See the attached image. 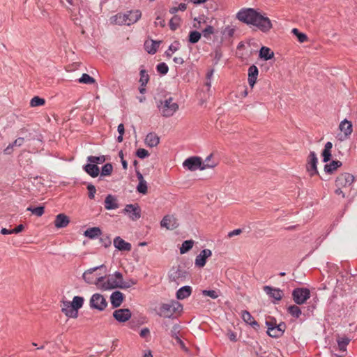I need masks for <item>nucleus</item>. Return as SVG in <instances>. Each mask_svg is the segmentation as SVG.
Instances as JSON below:
<instances>
[{"label":"nucleus","instance_id":"obj_29","mask_svg":"<svg viewBox=\"0 0 357 357\" xmlns=\"http://www.w3.org/2000/svg\"><path fill=\"white\" fill-rule=\"evenodd\" d=\"M24 142L23 137H18L13 143L8 144V146L3 150V153L6 155H10L13 153L15 147L21 146Z\"/></svg>","mask_w":357,"mask_h":357},{"label":"nucleus","instance_id":"obj_15","mask_svg":"<svg viewBox=\"0 0 357 357\" xmlns=\"http://www.w3.org/2000/svg\"><path fill=\"white\" fill-rule=\"evenodd\" d=\"M317 158L314 152H310L307 164V170L311 176L318 174L317 169Z\"/></svg>","mask_w":357,"mask_h":357},{"label":"nucleus","instance_id":"obj_10","mask_svg":"<svg viewBox=\"0 0 357 357\" xmlns=\"http://www.w3.org/2000/svg\"><path fill=\"white\" fill-rule=\"evenodd\" d=\"M107 306V302L100 294H94L90 299V307L99 311L104 310Z\"/></svg>","mask_w":357,"mask_h":357},{"label":"nucleus","instance_id":"obj_62","mask_svg":"<svg viewBox=\"0 0 357 357\" xmlns=\"http://www.w3.org/2000/svg\"><path fill=\"white\" fill-rule=\"evenodd\" d=\"M175 340L182 349L187 351V348H186L184 342L181 340V339L178 336H176Z\"/></svg>","mask_w":357,"mask_h":357},{"label":"nucleus","instance_id":"obj_34","mask_svg":"<svg viewBox=\"0 0 357 357\" xmlns=\"http://www.w3.org/2000/svg\"><path fill=\"white\" fill-rule=\"evenodd\" d=\"M259 56L261 59L267 61L273 58L274 52L269 47L263 46L259 50Z\"/></svg>","mask_w":357,"mask_h":357},{"label":"nucleus","instance_id":"obj_18","mask_svg":"<svg viewBox=\"0 0 357 357\" xmlns=\"http://www.w3.org/2000/svg\"><path fill=\"white\" fill-rule=\"evenodd\" d=\"M123 299V294L119 291L113 292L110 296L111 304L113 307H119L122 304Z\"/></svg>","mask_w":357,"mask_h":357},{"label":"nucleus","instance_id":"obj_8","mask_svg":"<svg viewBox=\"0 0 357 357\" xmlns=\"http://www.w3.org/2000/svg\"><path fill=\"white\" fill-rule=\"evenodd\" d=\"M257 12L253 8H242L236 13V18L243 23L252 25Z\"/></svg>","mask_w":357,"mask_h":357},{"label":"nucleus","instance_id":"obj_58","mask_svg":"<svg viewBox=\"0 0 357 357\" xmlns=\"http://www.w3.org/2000/svg\"><path fill=\"white\" fill-rule=\"evenodd\" d=\"M180 326L178 325H174L171 330V335L176 340V336H178L177 333L179 331Z\"/></svg>","mask_w":357,"mask_h":357},{"label":"nucleus","instance_id":"obj_33","mask_svg":"<svg viewBox=\"0 0 357 357\" xmlns=\"http://www.w3.org/2000/svg\"><path fill=\"white\" fill-rule=\"evenodd\" d=\"M213 154H210L206 157L204 161L202 160V167L201 170H204L206 169L214 168L218 165V162L213 160Z\"/></svg>","mask_w":357,"mask_h":357},{"label":"nucleus","instance_id":"obj_26","mask_svg":"<svg viewBox=\"0 0 357 357\" xmlns=\"http://www.w3.org/2000/svg\"><path fill=\"white\" fill-rule=\"evenodd\" d=\"M258 73V68L255 65L251 66L248 68V83L251 87H253L256 83Z\"/></svg>","mask_w":357,"mask_h":357},{"label":"nucleus","instance_id":"obj_61","mask_svg":"<svg viewBox=\"0 0 357 357\" xmlns=\"http://www.w3.org/2000/svg\"><path fill=\"white\" fill-rule=\"evenodd\" d=\"M297 38L300 43H304L308 40L307 35L303 33H300V34H298Z\"/></svg>","mask_w":357,"mask_h":357},{"label":"nucleus","instance_id":"obj_53","mask_svg":"<svg viewBox=\"0 0 357 357\" xmlns=\"http://www.w3.org/2000/svg\"><path fill=\"white\" fill-rule=\"evenodd\" d=\"M136 155L139 158H144L149 156V153L147 150L144 149H139L137 150Z\"/></svg>","mask_w":357,"mask_h":357},{"label":"nucleus","instance_id":"obj_35","mask_svg":"<svg viewBox=\"0 0 357 357\" xmlns=\"http://www.w3.org/2000/svg\"><path fill=\"white\" fill-rule=\"evenodd\" d=\"M101 234L102 232L99 227H91L84 231V236L91 239L98 237Z\"/></svg>","mask_w":357,"mask_h":357},{"label":"nucleus","instance_id":"obj_22","mask_svg":"<svg viewBox=\"0 0 357 357\" xmlns=\"http://www.w3.org/2000/svg\"><path fill=\"white\" fill-rule=\"evenodd\" d=\"M69 222V218L63 213H60L55 218L54 225L56 228H64L68 226Z\"/></svg>","mask_w":357,"mask_h":357},{"label":"nucleus","instance_id":"obj_31","mask_svg":"<svg viewBox=\"0 0 357 357\" xmlns=\"http://www.w3.org/2000/svg\"><path fill=\"white\" fill-rule=\"evenodd\" d=\"M340 130L343 132L346 137L350 135L352 132V124L351 122L344 119L341 121L340 124Z\"/></svg>","mask_w":357,"mask_h":357},{"label":"nucleus","instance_id":"obj_2","mask_svg":"<svg viewBox=\"0 0 357 357\" xmlns=\"http://www.w3.org/2000/svg\"><path fill=\"white\" fill-rule=\"evenodd\" d=\"M354 177L349 173H344L338 176L335 180L337 189L335 193L337 195H342L344 198L351 189V185L354 183Z\"/></svg>","mask_w":357,"mask_h":357},{"label":"nucleus","instance_id":"obj_36","mask_svg":"<svg viewBox=\"0 0 357 357\" xmlns=\"http://www.w3.org/2000/svg\"><path fill=\"white\" fill-rule=\"evenodd\" d=\"M341 165H342V162L340 161L333 160L331 163L326 164L325 165L324 170L326 172H327L328 174H331Z\"/></svg>","mask_w":357,"mask_h":357},{"label":"nucleus","instance_id":"obj_24","mask_svg":"<svg viewBox=\"0 0 357 357\" xmlns=\"http://www.w3.org/2000/svg\"><path fill=\"white\" fill-rule=\"evenodd\" d=\"M160 143V137L155 132L149 133L145 138V144L149 147H155Z\"/></svg>","mask_w":357,"mask_h":357},{"label":"nucleus","instance_id":"obj_41","mask_svg":"<svg viewBox=\"0 0 357 357\" xmlns=\"http://www.w3.org/2000/svg\"><path fill=\"white\" fill-rule=\"evenodd\" d=\"M83 303H84V298L80 296H75L73 298V301L70 302V304L72 305V306H73L75 307V310H77V312H78V310L82 307Z\"/></svg>","mask_w":357,"mask_h":357},{"label":"nucleus","instance_id":"obj_1","mask_svg":"<svg viewBox=\"0 0 357 357\" xmlns=\"http://www.w3.org/2000/svg\"><path fill=\"white\" fill-rule=\"evenodd\" d=\"M137 284L135 279L123 280V275L120 272H115L109 275L107 281H103L100 285V289L109 290L112 289H128Z\"/></svg>","mask_w":357,"mask_h":357},{"label":"nucleus","instance_id":"obj_14","mask_svg":"<svg viewBox=\"0 0 357 357\" xmlns=\"http://www.w3.org/2000/svg\"><path fill=\"white\" fill-rule=\"evenodd\" d=\"M160 225L167 229L172 230L178 227V223L174 215H167L161 220Z\"/></svg>","mask_w":357,"mask_h":357},{"label":"nucleus","instance_id":"obj_52","mask_svg":"<svg viewBox=\"0 0 357 357\" xmlns=\"http://www.w3.org/2000/svg\"><path fill=\"white\" fill-rule=\"evenodd\" d=\"M169 68L165 63H160L157 66V70L160 74L165 75L167 73Z\"/></svg>","mask_w":357,"mask_h":357},{"label":"nucleus","instance_id":"obj_42","mask_svg":"<svg viewBox=\"0 0 357 357\" xmlns=\"http://www.w3.org/2000/svg\"><path fill=\"white\" fill-rule=\"evenodd\" d=\"M87 161L92 164H101L105 161V158L104 155L101 156H89L87 158Z\"/></svg>","mask_w":357,"mask_h":357},{"label":"nucleus","instance_id":"obj_54","mask_svg":"<svg viewBox=\"0 0 357 357\" xmlns=\"http://www.w3.org/2000/svg\"><path fill=\"white\" fill-rule=\"evenodd\" d=\"M213 33H214V28L211 25L207 26L203 30V35L206 38L208 37L210 35L213 34Z\"/></svg>","mask_w":357,"mask_h":357},{"label":"nucleus","instance_id":"obj_37","mask_svg":"<svg viewBox=\"0 0 357 357\" xmlns=\"http://www.w3.org/2000/svg\"><path fill=\"white\" fill-rule=\"evenodd\" d=\"M114 22L119 25H128L127 15L126 13H118L114 17Z\"/></svg>","mask_w":357,"mask_h":357},{"label":"nucleus","instance_id":"obj_30","mask_svg":"<svg viewBox=\"0 0 357 357\" xmlns=\"http://www.w3.org/2000/svg\"><path fill=\"white\" fill-rule=\"evenodd\" d=\"M192 288L190 286H184L176 292V298L179 300L185 299L190 296Z\"/></svg>","mask_w":357,"mask_h":357},{"label":"nucleus","instance_id":"obj_4","mask_svg":"<svg viewBox=\"0 0 357 357\" xmlns=\"http://www.w3.org/2000/svg\"><path fill=\"white\" fill-rule=\"evenodd\" d=\"M157 107L162 116L170 117L178 109V105L174 101L173 98L169 97L164 100H160Z\"/></svg>","mask_w":357,"mask_h":357},{"label":"nucleus","instance_id":"obj_63","mask_svg":"<svg viewBox=\"0 0 357 357\" xmlns=\"http://www.w3.org/2000/svg\"><path fill=\"white\" fill-rule=\"evenodd\" d=\"M241 232H242V230L241 229H234V230L230 231L228 234V236L229 238H231V237H233L234 236L240 234Z\"/></svg>","mask_w":357,"mask_h":357},{"label":"nucleus","instance_id":"obj_60","mask_svg":"<svg viewBox=\"0 0 357 357\" xmlns=\"http://www.w3.org/2000/svg\"><path fill=\"white\" fill-rule=\"evenodd\" d=\"M155 24L156 26H160L161 27H164L165 26V21L164 19L158 16L157 17L155 21Z\"/></svg>","mask_w":357,"mask_h":357},{"label":"nucleus","instance_id":"obj_20","mask_svg":"<svg viewBox=\"0 0 357 357\" xmlns=\"http://www.w3.org/2000/svg\"><path fill=\"white\" fill-rule=\"evenodd\" d=\"M114 245L121 251H130L131 250L130 243L126 242L119 236H117L114 239Z\"/></svg>","mask_w":357,"mask_h":357},{"label":"nucleus","instance_id":"obj_3","mask_svg":"<svg viewBox=\"0 0 357 357\" xmlns=\"http://www.w3.org/2000/svg\"><path fill=\"white\" fill-rule=\"evenodd\" d=\"M182 310L183 305L179 302L171 301L161 304L157 310V314L164 318H174L175 314L181 313Z\"/></svg>","mask_w":357,"mask_h":357},{"label":"nucleus","instance_id":"obj_39","mask_svg":"<svg viewBox=\"0 0 357 357\" xmlns=\"http://www.w3.org/2000/svg\"><path fill=\"white\" fill-rule=\"evenodd\" d=\"M194 241L192 240L185 241L180 248V253L184 254L188 252L193 246Z\"/></svg>","mask_w":357,"mask_h":357},{"label":"nucleus","instance_id":"obj_21","mask_svg":"<svg viewBox=\"0 0 357 357\" xmlns=\"http://www.w3.org/2000/svg\"><path fill=\"white\" fill-rule=\"evenodd\" d=\"M136 175H137V177L138 180H139V183H138V185L137 186V190L139 193H142L143 195H146L147 193V191H148L146 181L144 180L142 174L140 173L139 171H138V170L136 171Z\"/></svg>","mask_w":357,"mask_h":357},{"label":"nucleus","instance_id":"obj_12","mask_svg":"<svg viewBox=\"0 0 357 357\" xmlns=\"http://www.w3.org/2000/svg\"><path fill=\"white\" fill-rule=\"evenodd\" d=\"M123 213L128 214L132 220H137L141 217V208L138 204H128L123 209Z\"/></svg>","mask_w":357,"mask_h":357},{"label":"nucleus","instance_id":"obj_55","mask_svg":"<svg viewBox=\"0 0 357 357\" xmlns=\"http://www.w3.org/2000/svg\"><path fill=\"white\" fill-rule=\"evenodd\" d=\"M87 190H89V197L90 199H93L95 193L96 192L95 186L92 184H89L87 185Z\"/></svg>","mask_w":357,"mask_h":357},{"label":"nucleus","instance_id":"obj_25","mask_svg":"<svg viewBox=\"0 0 357 357\" xmlns=\"http://www.w3.org/2000/svg\"><path fill=\"white\" fill-rule=\"evenodd\" d=\"M128 25L132 24L137 22L142 16V13L139 10H135L128 11L126 13Z\"/></svg>","mask_w":357,"mask_h":357},{"label":"nucleus","instance_id":"obj_17","mask_svg":"<svg viewBox=\"0 0 357 357\" xmlns=\"http://www.w3.org/2000/svg\"><path fill=\"white\" fill-rule=\"evenodd\" d=\"M61 310L68 317L77 318L78 316V312L69 301L63 302Z\"/></svg>","mask_w":357,"mask_h":357},{"label":"nucleus","instance_id":"obj_46","mask_svg":"<svg viewBox=\"0 0 357 357\" xmlns=\"http://www.w3.org/2000/svg\"><path fill=\"white\" fill-rule=\"evenodd\" d=\"M201 38V33L197 31H192L190 33L189 35V41L191 43H197Z\"/></svg>","mask_w":357,"mask_h":357},{"label":"nucleus","instance_id":"obj_50","mask_svg":"<svg viewBox=\"0 0 357 357\" xmlns=\"http://www.w3.org/2000/svg\"><path fill=\"white\" fill-rule=\"evenodd\" d=\"M79 82L84 84H93L95 82V79L91 77L89 75L84 73L81 78L79 79Z\"/></svg>","mask_w":357,"mask_h":357},{"label":"nucleus","instance_id":"obj_47","mask_svg":"<svg viewBox=\"0 0 357 357\" xmlns=\"http://www.w3.org/2000/svg\"><path fill=\"white\" fill-rule=\"evenodd\" d=\"M181 19L178 16H174L169 22V27L172 30H176L180 24Z\"/></svg>","mask_w":357,"mask_h":357},{"label":"nucleus","instance_id":"obj_57","mask_svg":"<svg viewBox=\"0 0 357 357\" xmlns=\"http://www.w3.org/2000/svg\"><path fill=\"white\" fill-rule=\"evenodd\" d=\"M139 335L142 338H147L150 336V331L148 328H144L141 330Z\"/></svg>","mask_w":357,"mask_h":357},{"label":"nucleus","instance_id":"obj_11","mask_svg":"<svg viewBox=\"0 0 357 357\" xmlns=\"http://www.w3.org/2000/svg\"><path fill=\"white\" fill-rule=\"evenodd\" d=\"M183 165L190 171L201 170L202 158L198 156L190 157L183 162Z\"/></svg>","mask_w":357,"mask_h":357},{"label":"nucleus","instance_id":"obj_32","mask_svg":"<svg viewBox=\"0 0 357 357\" xmlns=\"http://www.w3.org/2000/svg\"><path fill=\"white\" fill-rule=\"evenodd\" d=\"M84 169L88 174L93 178L98 176L100 173L98 167L96 165L92 164L91 162L86 165L84 167Z\"/></svg>","mask_w":357,"mask_h":357},{"label":"nucleus","instance_id":"obj_51","mask_svg":"<svg viewBox=\"0 0 357 357\" xmlns=\"http://www.w3.org/2000/svg\"><path fill=\"white\" fill-rule=\"evenodd\" d=\"M202 295L204 296H209L211 298H217L219 296L218 291L215 290H203Z\"/></svg>","mask_w":357,"mask_h":357},{"label":"nucleus","instance_id":"obj_7","mask_svg":"<svg viewBox=\"0 0 357 357\" xmlns=\"http://www.w3.org/2000/svg\"><path fill=\"white\" fill-rule=\"evenodd\" d=\"M266 324L268 327V335L275 338L281 337L286 329V324L284 322L277 324L275 320H271L266 321Z\"/></svg>","mask_w":357,"mask_h":357},{"label":"nucleus","instance_id":"obj_43","mask_svg":"<svg viewBox=\"0 0 357 357\" xmlns=\"http://www.w3.org/2000/svg\"><path fill=\"white\" fill-rule=\"evenodd\" d=\"M45 100L44 98H40L38 96L33 97L30 102V105L33 107L42 106L45 105Z\"/></svg>","mask_w":357,"mask_h":357},{"label":"nucleus","instance_id":"obj_13","mask_svg":"<svg viewBox=\"0 0 357 357\" xmlns=\"http://www.w3.org/2000/svg\"><path fill=\"white\" fill-rule=\"evenodd\" d=\"M112 315L117 321L125 323L131 318L132 313L128 308H121L114 310Z\"/></svg>","mask_w":357,"mask_h":357},{"label":"nucleus","instance_id":"obj_59","mask_svg":"<svg viewBox=\"0 0 357 357\" xmlns=\"http://www.w3.org/2000/svg\"><path fill=\"white\" fill-rule=\"evenodd\" d=\"M178 47H179V43L178 41H175L174 43H172L169 47L168 50H169V51H170L172 52H174L178 50Z\"/></svg>","mask_w":357,"mask_h":357},{"label":"nucleus","instance_id":"obj_38","mask_svg":"<svg viewBox=\"0 0 357 357\" xmlns=\"http://www.w3.org/2000/svg\"><path fill=\"white\" fill-rule=\"evenodd\" d=\"M337 342L340 349L342 351H345L347 349V346L350 342V339L346 336L338 337Z\"/></svg>","mask_w":357,"mask_h":357},{"label":"nucleus","instance_id":"obj_28","mask_svg":"<svg viewBox=\"0 0 357 357\" xmlns=\"http://www.w3.org/2000/svg\"><path fill=\"white\" fill-rule=\"evenodd\" d=\"M160 41L146 40L144 43V48L149 54H154L159 47Z\"/></svg>","mask_w":357,"mask_h":357},{"label":"nucleus","instance_id":"obj_48","mask_svg":"<svg viewBox=\"0 0 357 357\" xmlns=\"http://www.w3.org/2000/svg\"><path fill=\"white\" fill-rule=\"evenodd\" d=\"M236 31V26L234 25H228L223 30V35L227 37H232Z\"/></svg>","mask_w":357,"mask_h":357},{"label":"nucleus","instance_id":"obj_9","mask_svg":"<svg viewBox=\"0 0 357 357\" xmlns=\"http://www.w3.org/2000/svg\"><path fill=\"white\" fill-rule=\"evenodd\" d=\"M293 300L298 305H302L310 298V292L307 288H296L292 292Z\"/></svg>","mask_w":357,"mask_h":357},{"label":"nucleus","instance_id":"obj_23","mask_svg":"<svg viewBox=\"0 0 357 357\" xmlns=\"http://www.w3.org/2000/svg\"><path fill=\"white\" fill-rule=\"evenodd\" d=\"M105 208L107 210H113L119 208L117 199L112 195H108L105 199Z\"/></svg>","mask_w":357,"mask_h":357},{"label":"nucleus","instance_id":"obj_44","mask_svg":"<svg viewBox=\"0 0 357 357\" xmlns=\"http://www.w3.org/2000/svg\"><path fill=\"white\" fill-rule=\"evenodd\" d=\"M149 80V76L145 70H140L139 82L142 86H145Z\"/></svg>","mask_w":357,"mask_h":357},{"label":"nucleus","instance_id":"obj_19","mask_svg":"<svg viewBox=\"0 0 357 357\" xmlns=\"http://www.w3.org/2000/svg\"><path fill=\"white\" fill-rule=\"evenodd\" d=\"M264 291L276 301H280L282 298V291L279 289L272 288L269 286H264Z\"/></svg>","mask_w":357,"mask_h":357},{"label":"nucleus","instance_id":"obj_45","mask_svg":"<svg viewBox=\"0 0 357 357\" xmlns=\"http://www.w3.org/2000/svg\"><path fill=\"white\" fill-rule=\"evenodd\" d=\"M27 211H31L33 214L36 215L38 217H40L43 215L45 212L44 206H38L36 208L29 207L27 208Z\"/></svg>","mask_w":357,"mask_h":357},{"label":"nucleus","instance_id":"obj_40","mask_svg":"<svg viewBox=\"0 0 357 357\" xmlns=\"http://www.w3.org/2000/svg\"><path fill=\"white\" fill-rule=\"evenodd\" d=\"M288 312L293 317L298 318L301 314V310L297 305H290L287 309Z\"/></svg>","mask_w":357,"mask_h":357},{"label":"nucleus","instance_id":"obj_49","mask_svg":"<svg viewBox=\"0 0 357 357\" xmlns=\"http://www.w3.org/2000/svg\"><path fill=\"white\" fill-rule=\"evenodd\" d=\"M113 170V167L111 163L105 164L101 170V176H109Z\"/></svg>","mask_w":357,"mask_h":357},{"label":"nucleus","instance_id":"obj_6","mask_svg":"<svg viewBox=\"0 0 357 357\" xmlns=\"http://www.w3.org/2000/svg\"><path fill=\"white\" fill-rule=\"evenodd\" d=\"M252 25L257 27L261 31L264 33L269 31L273 27L271 20L258 12L256 13Z\"/></svg>","mask_w":357,"mask_h":357},{"label":"nucleus","instance_id":"obj_5","mask_svg":"<svg viewBox=\"0 0 357 357\" xmlns=\"http://www.w3.org/2000/svg\"><path fill=\"white\" fill-rule=\"evenodd\" d=\"M103 268H105V266L102 264L100 266L86 270L83 273V279L89 284H96L97 287L100 289V285H102V283L105 280V277L99 276L98 274L95 273V272L98 269Z\"/></svg>","mask_w":357,"mask_h":357},{"label":"nucleus","instance_id":"obj_64","mask_svg":"<svg viewBox=\"0 0 357 357\" xmlns=\"http://www.w3.org/2000/svg\"><path fill=\"white\" fill-rule=\"evenodd\" d=\"M24 229V225H19L17 227H16L15 229H13V234H18L21 232Z\"/></svg>","mask_w":357,"mask_h":357},{"label":"nucleus","instance_id":"obj_27","mask_svg":"<svg viewBox=\"0 0 357 357\" xmlns=\"http://www.w3.org/2000/svg\"><path fill=\"white\" fill-rule=\"evenodd\" d=\"M241 317L246 324L252 326L254 328L256 329L259 326V324L248 311L243 310L241 312Z\"/></svg>","mask_w":357,"mask_h":357},{"label":"nucleus","instance_id":"obj_56","mask_svg":"<svg viewBox=\"0 0 357 357\" xmlns=\"http://www.w3.org/2000/svg\"><path fill=\"white\" fill-rule=\"evenodd\" d=\"M322 156H323V161L324 162L329 161L331 159V151L324 149V151L322 152Z\"/></svg>","mask_w":357,"mask_h":357},{"label":"nucleus","instance_id":"obj_16","mask_svg":"<svg viewBox=\"0 0 357 357\" xmlns=\"http://www.w3.org/2000/svg\"><path fill=\"white\" fill-rule=\"evenodd\" d=\"M212 255V252L209 249H204L196 257L195 261V266L202 268L206 263V259Z\"/></svg>","mask_w":357,"mask_h":357}]
</instances>
